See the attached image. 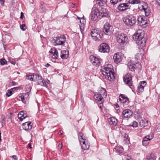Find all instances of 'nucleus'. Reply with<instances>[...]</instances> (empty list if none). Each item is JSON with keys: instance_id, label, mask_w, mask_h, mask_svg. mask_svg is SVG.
I'll list each match as a JSON object with an SVG mask.
<instances>
[{"instance_id": "nucleus-55", "label": "nucleus", "mask_w": 160, "mask_h": 160, "mask_svg": "<svg viewBox=\"0 0 160 160\" xmlns=\"http://www.w3.org/2000/svg\"><path fill=\"white\" fill-rule=\"evenodd\" d=\"M99 108L102 111V110L103 108V105H100V106H99Z\"/></svg>"}, {"instance_id": "nucleus-21", "label": "nucleus", "mask_w": 160, "mask_h": 160, "mask_svg": "<svg viewBox=\"0 0 160 160\" xmlns=\"http://www.w3.org/2000/svg\"><path fill=\"white\" fill-rule=\"evenodd\" d=\"M140 85L138 86L137 92L141 93L143 91L144 88L146 85L147 83L145 81H142L140 82Z\"/></svg>"}, {"instance_id": "nucleus-16", "label": "nucleus", "mask_w": 160, "mask_h": 160, "mask_svg": "<svg viewBox=\"0 0 160 160\" xmlns=\"http://www.w3.org/2000/svg\"><path fill=\"white\" fill-rule=\"evenodd\" d=\"M49 52L52 56V57L54 59H57L58 57V52L57 50L55 48H53L51 49Z\"/></svg>"}, {"instance_id": "nucleus-9", "label": "nucleus", "mask_w": 160, "mask_h": 160, "mask_svg": "<svg viewBox=\"0 0 160 160\" xmlns=\"http://www.w3.org/2000/svg\"><path fill=\"white\" fill-rule=\"evenodd\" d=\"M34 78V82H37L38 84L41 86H46V80H44L41 76L35 74Z\"/></svg>"}, {"instance_id": "nucleus-60", "label": "nucleus", "mask_w": 160, "mask_h": 160, "mask_svg": "<svg viewBox=\"0 0 160 160\" xmlns=\"http://www.w3.org/2000/svg\"><path fill=\"white\" fill-rule=\"evenodd\" d=\"M12 83L13 85H16V82L13 81L12 82Z\"/></svg>"}, {"instance_id": "nucleus-47", "label": "nucleus", "mask_w": 160, "mask_h": 160, "mask_svg": "<svg viewBox=\"0 0 160 160\" xmlns=\"http://www.w3.org/2000/svg\"><path fill=\"white\" fill-rule=\"evenodd\" d=\"M142 9L148 8L147 4L144 2H143V4L142 5Z\"/></svg>"}, {"instance_id": "nucleus-4", "label": "nucleus", "mask_w": 160, "mask_h": 160, "mask_svg": "<svg viewBox=\"0 0 160 160\" xmlns=\"http://www.w3.org/2000/svg\"><path fill=\"white\" fill-rule=\"evenodd\" d=\"M66 41V38L65 35L59 34L56 37H54L52 41L54 45H64Z\"/></svg>"}, {"instance_id": "nucleus-25", "label": "nucleus", "mask_w": 160, "mask_h": 160, "mask_svg": "<svg viewBox=\"0 0 160 160\" xmlns=\"http://www.w3.org/2000/svg\"><path fill=\"white\" fill-rule=\"evenodd\" d=\"M78 136L80 142L87 140V137L82 132H79L78 134Z\"/></svg>"}, {"instance_id": "nucleus-49", "label": "nucleus", "mask_w": 160, "mask_h": 160, "mask_svg": "<svg viewBox=\"0 0 160 160\" xmlns=\"http://www.w3.org/2000/svg\"><path fill=\"white\" fill-rule=\"evenodd\" d=\"M62 143H59L58 146V149L59 150H61L62 148Z\"/></svg>"}, {"instance_id": "nucleus-36", "label": "nucleus", "mask_w": 160, "mask_h": 160, "mask_svg": "<svg viewBox=\"0 0 160 160\" xmlns=\"http://www.w3.org/2000/svg\"><path fill=\"white\" fill-rule=\"evenodd\" d=\"M29 96L28 92L25 93L21 96H20V98H21L22 101L23 102L25 103L26 101L25 100V98L26 97H28Z\"/></svg>"}, {"instance_id": "nucleus-43", "label": "nucleus", "mask_w": 160, "mask_h": 160, "mask_svg": "<svg viewBox=\"0 0 160 160\" xmlns=\"http://www.w3.org/2000/svg\"><path fill=\"white\" fill-rule=\"evenodd\" d=\"M12 94V92L11 90H8L6 93V95L8 97H9Z\"/></svg>"}, {"instance_id": "nucleus-24", "label": "nucleus", "mask_w": 160, "mask_h": 160, "mask_svg": "<svg viewBox=\"0 0 160 160\" xmlns=\"http://www.w3.org/2000/svg\"><path fill=\"white\" fill-rule=\"evenodd\" d=\"M69 56V53L68 50H62L61 52L60 57L62 59H67Z\"/></svg>"}, {"instance_id": "nucleus-41", "label": "nucleus", "mask_w": 160, "mask_h": 160, "mask_svg": "<svg viewBox=\"0 0 160 160\" xmlns=\"http://www.w3.org/2000/svg\"><path fill=\"white\" fill-rule=\"evenodd\" d=\"M0 63L2 65L7 64V61L5 59H0Z\"/></svg>"}, {"instance_id": "nucleus-37", "label": "nucleus", "mask_w": 160, "mask_h": 160, "mask_svg": "<svg viewBox=\"0 0 160 160\" xmlns=\"http://www.w3.org/2000/svg\"><path fill=\"white\" fill-rule=\"evenodd\" d=\"M144 10L145 16L146 17H148L150 16L151 13V11L150 9L149 8H148L144 9H142Z\"/></svg>"}, {"instance_id": "nucleus-11", "label": "nucleus", "mask_w": 160, "mask_h": 160, "mask_svg": "<svg viewBox=\"0 0 160 160\" xmlns=\"http://www.w3.org/2000/svg\"><path fill=\"white\" fill-rule=\"evenodd\" d=\"M132 112L128 109H125L122 112V115L123 119L128 120L132 116Z\"/></svg>"}, {"instance_id": "nucleus-48", "label": "nucleus", "mask_w": 160, "mask_h": 160, "mask_svg": "<svg viewBox=\"0 0 160 160\" xmlns=\"http://www.w3.org/2000/svg\"><path fill=\"white\" fill-rule=\"evenodd\" d=\"M142 144L144 146H146L148 145V142L143 141Z\"/></svg>"}, {"instance_id": "nucleus-6", "label": "nucleus", "mask_w": 160, "mask_h": 160, "mask_svg": "<svg viewBox=\"0 0 160 160\" xmlns=\"http://www.w3.org/2000/svg\"><path fill=\"white\" fill-rule=\"evenodd\" d=\"M110 47L108 44L103 42L101 43L98 47V51L102 53H108L109 52Z\"/></svg>"}, {"instance_id": "nucleus-39", "label": "nucleus", "mask_w": 160, "mask_h": 160, "mask_svg": "<svg viewBox=\"0 0 160 160\" xmlns=\"http://www.w3.org/2000/svg\"><path fill=\"white\" fill-rule=\"evenodd\" d=\"M91 19L94 21H96L98 18V16L97 14H91Z\"/></svg>"}, {"instance_id": "nucleus-44", "label": "nucleus", "mask_w": 160, "mask_h": 160, "mask_svg": "<svg viewBox=\"0 0 160 160\" xmlns=\"http://www.w3.org/2000/svg\"><path fill=\"white\" fill-rule=\"evenodd\" d=\"M20 28L23 31H24L27 29L26 26L25 24H22L20 25Z\"/></svg>"}, {"instance_id": "nucleus-57", "label": "nucleus", "mask_w": 160, "mask_h": 160, "mask_svg": "<svg viewBox=\"0 0 160 160\" xmlns=\"http://www.w3.org/2000/svg\"><path fill=\"white\" fill-rule=\"evenodd\" d=\"M46 86H45V87H47V84L48 83L50 82V81L48 80H47V81H46Z\"/></svg>"}, {"instance_id": "nucleus-30", "label": "nucleus", "mask_w": 160, "mask_h": 160, "mask_svg": "<svg viewBox=\"0 0 160 160\" xmlns=\"http://www.w3.org/2000/svg\"><path fill=\"white\" fill-rule=\"evenodd\" d=\"M156 157L154 154L152 153L147 156L146 159V160H156Z\"/></svg>"}, {"instance_id": "nucleus-20", "label": "nucleus", "mask_w": 160, "mask_h": 160, "mask_svg": "<svg viewBox=\"0 0 160 160\" xmlns=\"http://www.w3.org/2000/svg\"><path fill=\"white\" fill-rule=\"evenodd\" d=\"M114 62L116 63H118L122 60L121 55L119 53H117L114 54L113 57Z\"/></svg>"}, {"instance_id": "nucleus-54", "label": "nucleus", "mask_w": 160, "mask_h": 160, "mask_svg": "<svg viewBox=\"0 0 160 160\" xmlns=\"http://www.w3.org/2000/svg\"><path fill=\"white\" fill-rule=\"evenodd\" d=\"M157 3L159 6H160V0H157Z\"/></svg>"}, {"instance_id": "nucleus-5", "label": "nucleus", "mask_w": 160, "mask_h": 160, "mask_svg": "<svg viewBox=\"0 0 160 160\" xmlns=\"http://www.w3.org/2000/svg\"><path fill=\"white\" fill-rule=\"evenodd\" d=\"M90 33L93 39L95 41H100L101 39L102 35L101 31L99 29H92Z\"/></svg>"}, {"instance_id": "nucleus-61", "label": "nucleus", "mask_w": 160, "mask_h": 160, "mask_svg": "<svg viewBox=\"0 0 160 160\" xmlns=\"http://www.w3.org/2000/svg\"><path fill=\"white\" fill-rule=\"evenodd\" d=\"M11 63L14 64H15V63L13 61H12V62H11Z\"/></svg>"}, {"instance_id": "nucleus-17", "label": "nucleus", "mask_w": 160, "mask_h": 160, "mask_svg": "<svg viewBox=\"0 0 160 160\" xmlns=\"http://www.w3.org/2000/svg\"><path fill=\"white\" fill-rule=\"evenodd\" d=\"M18 118L21 121H23L26 118L28 117L27 112L25 111H20L18 113Z\"/></svg>"}, {"instance_id": "nucleus-15", "label": "nucleus", "mask_w": 160, "mask_h": 160, "mask_svg": "<svg viewBox=\"0 0 160 160\" xmlns=\"http://www.w3.org/2000/svg\"><path fill=\"white\" fill-rule=\"evenodd\" d=\"M129 3H122L120 4L117 7V9L120 11H124L128 8Z\"/></svg>"}, {"instance_id": "nucleus-59", "label": "nucleus", "mask_w": 160, "mask_h": 160, "mask_svg": "<svg viewBox=\"0 0 160 160\" xmlns=\"http://www.w3.org/2000/svg\"><path fill=\"white\" fill-rule=\"evenodd\" d=\"M50 66V65L48 63H47V64L46 65H45V66L47 67H48L49 66Z\"/></svg>"}, {"instance_id": "nucleus-63", "label": "nucleus", "mask_w": 160, "mask_h": 160, "mask_svg": "<svg viewBox=\"0 0 160 160\" xmlns=\"http://www.w3.org/2000/svg\"><path fill=\"white\" fill-rule=\"evenodd\" d=\"M116 107L117 108H118L119 107V105H118V104L117 105Z\"/></svg>"}, {"instance_id": "nucleus-42", "label": "nucleus", "mask_w": 160, "mask_h": 160, "mask_svg": "<svg viewBox=\"0 0 160 160\" xmlns=\"http://www.w3.org/2000/svg\"><path fill=\"white\" fill-rule=\"evenodd\" d=\"M152 138V137L151 138H150V136L147 135L145 136L143 139V140L144 141H145L147 142H148L149 141H150Z\"/></svg>"}, {"instance_id": "nucleus-13", "label": "nucleus", "mask_w": 160, "mask_h": 160, "mask_svg": "<svg viewBox=\"0 0 160 160\" xmlns=\"http://www.w3.org/2000/svg\"><path fill=\"white\" fill-rule=\"evenodd\" d=\"M112 26L108 23H105L103 29V32L106 35H110L111 34Z\"/></svg>"}, {"instance_id": "nucleus-34", "label": "nucleus", "mask_w": 160, "mask_h": 160, "mask_svg": "<svg viewBox=\"0 0 160 160\" xmlns=\"http://www.w3.org/2000/svg\"><path fill=\"white\" fill-rule=\"evenodd\" d=\"M98 93L100 94L102 96H107V93L106 90L103 88H100V90L99 91Z\"/></svg>"}, {"instance_id": "nucleus-53", "label": "nucleus", "mask_w": 160, "mask_h": 160, "mask_svg": "<svg viewBox=\"0 0 160 160\" xmlns=\"http://www.w3.org/2000/svg\"><path fill=\"white\" fill-rule=\"evenodd\" d=\"M5 121L4 119H3L2 121V127H3L5 125Z\"/></svg>"}, {"instance_id": "nucleus-50", "label": "nucleus", "mask_w": 160, "mask_h": 160, "mask_svg": "<svg viewBox=\"0 0 160 160\" xmlns=\"http://www.w3.org/2000/svg\"><path fill=\"white\" fill-rule=\"evenodd\" d=\"M5 0H0V2L2 6H3L4 5Z\"/></svg>"}, {"instance_id": "nucleus-18", "label": "nucleus", "mask_w": 160, "mask_h": 160, "mask_svg": "<svg viewBox=\"0 0 160 160\" xmlns=\"http://www.w3.org/2000/svg\"><path fill=\"white\" fill-rule=\"evenodd\" d=\"M82 149L86 150L88 149L90 144L88 140L80 142Z\"/></svg>"}, {"instance_id": "nucleus-64", "label": "nucleus", "mask_w": 160, "mask_h": 160, "mask_svg": "<svg viewBox=\"0 0 160 160\" xmlns=\"http://www.w3.org/2000/svg\"><path fill=\"white\" fill-rule=\"evenodd\" d=\"M159 160H160V158H159Z\"/></svg>"}, {"instance_id": "nucleus-29", "label": "nucleus", "mask_w": 160, "mask_h": 160, "mask_svg": "<svg viewBox=\"0 0 160 160\" xmlns=\"http://www.w3.org/2000/svg\"><path fill=\"white\" fill-rule=\"evenodd\" d=\"M35 74L34 73H30L27 74L26 76V79L27 80H30L31 81H34L35 80L34 79Z\"/></svg>"}, {"instance_id": "nucleus-51", "label": "nucleus", "mask_w": 160, "mask_h": 160, "mask_svg": "<svg viewBox=\"0 0 160 160\" xmlns=\"http://www.w3.org/2000/svg\"><path fill=\"white\" fill-rule=\"evenodd\" d=\"M24 17V15L23 13L22 12H21V16L20 17V18L21 19H22Z\"/></svg>"}, {"instance_id": "nucleus-40", "label": "nucleus", "mask_w": 160, "mask_h": 160, "mask_svg": "<svg viewBox=\"0 0 160 160\" xmlns=\"http://www.w3.org/2000/svg\"><path fill=\"white\" fill-rule=\"evenodd\" d=\"M44 4V2H40V7L41 9V10L42 12H45L46 10V8L43 6V5Z\"/></svg>"}, {"instance_id": "nucleus-2", "label": "nucleus", "mask_w": 160, "mask_h": 160, "mask_svg": "<svg viewBox=\"0 0 160 160\" xmlns=\"http://www.w3.org/2000/svg\"><path fill=\"white\" fill-rule=\"evenodd\" d=\"M133 38L136 43L141 47H144L146 40L144 38V33L138 32L133 36Z\"/></svg>"}, {"instance_id": "nucleus-46", "label": "nucleus", "mask_w": 160, "mask_h": 160, "mask_svg": "<svg viewBox=\"0 0 160 160\" xmlns=\"http://www.w3.org/2000/svg\"><path fill=\"white\" fill-rule=\"evenodd\" d=\"M118 2V0H110V2L113 5L116 4Z\"/></svg>"}, {"instance_id": "nucleus-35", "label": "nucleus", "mask_w": 160, "mask_h": 160, "mask_svg": "<svg viewBox=\"0 0 160 160\" xmlns=\"http://www.w3.org/2000/svg\"><path fill=\"white\" fill-rule=\"evenodd\" d=\"M114 149L117 152L120 153H122L123 151V148L120 146H116Z\"/></svg>"}, {"instance_id": "nucleus-23", "label": "nucleus", "mask_w": 160, "mask_h": 160, "mask_svg": "<svg viewBox=\"0 0 160 160\" xmlns=\"http://www.w3.org/2000/svg\"><path fill=\"white\" fill-rule=\"evenodd\" d=\"M99 16L102 17H107L108 16V11L105 8H102L99 11Z\"/></svg>"}, {"instance_id": "nucleus-1", "label": "nucleus", "mask_w": 160, "mask_h": 160, "mask_svg": "<svg viewBox=\"0 0 160 160\" xmlns=\"http://www.w3.org/2000/svg\"><path fill=\"white\" fill-rule=\"evenodd\" d=\"M101 72L106 80L112 81L115 79V74L114 72V69L111 68L109 67V65L101 69Z\"/></svg>"}, {"instance_id": "nucleus-3", "label": "nucleus", "mask_w": 160, "mask_h": 160, "mask_svg": "<svg viewBox=\"0 0 160 160\" xmlns=\"http://www.w3.org/2000/svg\"><path fill=\"white\" fill-rule=\"evenodd\" d=\"M137 18L132 14L128 15L124 17L123 21L125 24L129 27L134 25L137 22Z\"/></svg>"}, {"instance_id": "nucleus-28", "label": "nucleus", "mask_w": 160, "mask_h": 160, "mask_svg": "<svg viewBox=\"0 0 160 160\" xmlns=\"http://www.w3.org/2000/svg\"><path fill=\"white\" fill-rule=\"evenodd\" d=\"M139 125L141 127L144 128L148 125V121L145 119H142L140 121Z\"/></svg>"}, {"instance_id": "nucleus-8", "label": "nucleus", "mask_w": 160, "mask_h": 160, "mask_svg": "<svg viewBox=\"0 0 160 160\" xmlns=\"http://www.w3.org/2000/svg\"><path fill=\"white\" fill-rule=\"evenodd\" d=\"M128 39V38L126 35L122 33L118 34L117 38V42L121 45H123Z\"/></svg>"}, {"instance_id": "nucleus-10", "label": "nucleus", "mask_w": 160, "mask_h": 160, "mask_svg": "<svg viewBox=\"0 0 160 160\" xmlns=\"http://www.w3.org/2000/svg\"><path fill=\"white\" fill-rule=\"evenodd\" d=\"M91 62L93 66L98 67L100 65V59L94 55H91L89 57Z\"/></svg>"}, {"instance_id": "nucleus-19", "label": "nucleus", "mask_w": 160, "mask_h": 160, "mask_svg": "<svg viewBox=\"0 0 160 160\" xmlns=\"http://www.w3.org/2000/svg\"><path fill=\"white\" fill-rule=\"evenodd\" d=\"M108 121L109 124L112 127L116 126L118 123V120L114 117L109 118Z\"/></svg>"}, {"instance_id": "nucleus-32", "label": "nucleus", "mask_w": 160, "mask_h": 160, "mask_svg": "<svg viewBox=\"0 0 160 160\" xmlns=\"http://www.w3.org/2000/svg\"><path fill=\"white\" fill-rule=\"evenodd\" d=\"M107 2V0H97L96 3L100 6H102L106 4Z\"/></svg>"}, {"instance_id": "nucleus-12", "label": "nucleus", "mask_w": 160, "mask_h": 160, "mask_svg": "<svg viewBox=\"0 0 160 160\" xmlns=\"http://www.w3.org/2000/svg\"><path fill=\"white\" fill-rule=\"evenodd\" d=\"M119 100L121 103L123 104V106L127 107L129 103L128 98L123 94H120L119 96Z\"/></svg>"}, {"instance_id": "nucleus-7", "label": "nucleus", "mask_w": 160, "mask_h": 160, "mask_svg": "<svg viewBox=\"0 0 160 160\" xmlns=\"http://www.w3.org/2000/svg\"><path fill=\"white\" fill-rule=\"evenodd\" d=\"M123 79L125 84L129 86L132 89L133 88L132 81L131 75L129 73L126 74L123 77Z\"/></svg>"}, {"instance_id": "nucleus-14", "label": "nucleus", "mask_w": 160, "mask_h": 160, "mask_svg": "<svg viewBox=\"0 0 160 160\" xmlns=\"http://www.w3.org/2000/svg\"><path fill=\"white\" fill-rule=\"evenodd\" d=\"M137 20L139 25L143 27H145L147 24V21L145 20V18L142 16H138Z\"/></svg>"}, {"instance_id": "nucleus-33", "label": "nucleus", "mask_w": 160, "mask_h": 160, "mask_svg": "<svg viewBox=\"0 0 160 160\" xmlns=\"http://www.w3.org/2000/svg\"><path fill=\"white\" fill-rule=\"evenodd\" d=\"M140 53H138L137 54L135 55V58L137 59H138L140 57H142L144 55V51L142 49H140Z\"/></svg>"}, {"instance_id": "nucleus-26", "label": "nucleus", "mask_w": 160, "mask_h": 160, "mask_svg": "<svg viewBox=\"0 0 160 160\" xmlns=\"http://www.w3.org/2000/svg\"><path fill=\"white\" fill-rule=\"evenodd\" d=\"M93 97L96 101L101 102L100 103V104H102L103 103V102L102 101L103 99V97L99 94L97 93L95 94Z\"/></svg>"}, {"instance_id": "nucleus-52", "label": "nucleus", "mask_w": 160, "mask_h": 160, "mask_svg": "<svg viewBox=\"0 0 160 160\" xmlns=\"http://www.w3.org/2000/svg\"><path fill=\"white\" fill-rule=\"evenodd\" d=\"M12 158L14 160H18L17 157L16 155H13L12 157Z\"/></svg>"}, {"instance_id": "nucleus-38", "label": "nucleus", "mask_w": 160, "mask_h": 160, "mask_svg": "<svg viewBox=\"0 0 160 160\" xmlns=\"http://www.w3.org/2000/svg\"><path fill=\"white\" fill-rule=\"evenodd\" d=\"M129 3L134 4L140 3V0H129Z\"/></svg>"}, {"instance_id": "nucleus-27", "label": "nucleus", "mask_w": 160, "mask_h": 160, "mask_svg": "<svg viewBox=\"0 0 160 160\" xmlns=\"http://www.w3.org/2000/svg\"><path fill=\"white\" fill-rule=\"evenodd\" d=\"M137 64L138 65L139 63L133 64L132 62H130L128 63V65L129 70L133 72L136 69V66Z\"/></svg>"}, {"instance_id": "nucleus-58", "label": "nucleus", "mask_w": 160, "mask_h": 160, "mask_svg": "<svg viewBox=\"0 0 160 160\" xmlns=\"http://www.w3.org/2000/svg\"><path fill=\"white\" fill-rule=\"evenodd\" d=\"M63 131L62 130H60V131H59V132L60 133V135H62V133H63Z\"/></svg>"}, {"instance_id": "nucleus-45", "label": "nucleus", "mask_w": 160, "mask_h": 160, "mask_svg": "<svg viewBox=\"0 0 160 160\" xmlns=\"http://www.w3.org/2000/svg\"><path fill=\"white\" fill-rule=\"evenodd\" d=\"M130 125L132 126L133 127L136 128L138 127V123L136 121H134L133 122L132 124Z\"/></svg>"}, {"instance_id": "nucleus-22", "label": "nucleus", "mask_w": 160, "mask_h": 160, "mask_svg": "<svg viewBox=\"0 0 160 160\" xmlns=\"http://www.w3.org/2000/svg\"><path fill=\"white\" fill-rule=\"evenodd\" d=\"M31 122H28L23 123L22 124V126L23 129L26 131L31 130L32 128V125H31Z\"/></svg>"}, {"instance_id": "nucleus-56", "label": "nucleus", "mask_w": 160, "mask_h": 160, "mask_svg": "<svg viewBox=\"0 0 160 160\" xmlns=\"http://www.w3.org/2000/svg\"><path fill=\"white\" fill-rule=\"evenodd\" d=\"M27 148H32L31 147V143H29L28 146Z\"/></svg>"}, {"instance_id": "nucleus-31", "label": "nucleus", "mask_w": 160, "mask_h": 160, "mask_svg": "<svg viewBox=\"0 0 160 160\" xmlns=\"http://www.w3.org/2000/svg\"><path fill=\"white\" fill-rule=\"evenodd\" d=\"M96 5L92 8L91 14H97L98 16H99V11L98 10V8L95 7Z\"/></svg>"}, {"instance_id": "nucleus-62", "label": "nucleus", "mask_w": 160, "mask_h": 160, "mask_svg": "<svg viewBox=\"0 0 160 160\" xmlns=\"http://www.w3.org/2000/svg\"><path fill=\"white\" fill-rule=\"evenodd\" d=\"M1 131H0V141L1 140Z\"/></svg>"}]
</instances>
